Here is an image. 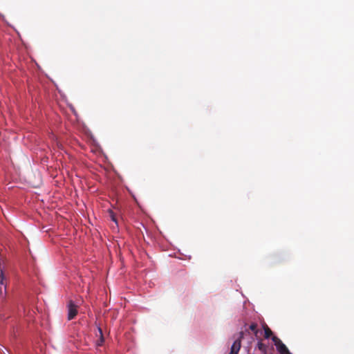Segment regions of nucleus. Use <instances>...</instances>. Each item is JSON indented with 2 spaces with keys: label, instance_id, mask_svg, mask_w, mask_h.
<instances>
[{
  "label": "nucleus",
  "instance_id": "3",
  "mask_svg": "<svg viewBox=\"0 0 354 354\" xmlns=\"http://www.w3.org/2000/svg\"><path fill=\"white\" fill-rule=\"evenodd\" d=\"M244 332L241 331L239 333V337L234 342L231 346L230 354H238L241 348V341L243 338Z\"/></svg>",
  "mask_w": 354,
  "mask_h": 354
},
{
  "label": "nucleus",
  "instance_id": "9",
  "mask_svg": "<svg viewBox=\"0 0 354 354\" xmlns=\"http://www.w3.org/2000/svg\"><path fill=\"white\" fill-rule=\"evenodd\" d=\"M254 335H255V337H257V339H260V336L262 335V331L261 330H259V328L257 329L254 333Z\"/></svg>",
  "mask_w": 354,
  "mask_h": 354
},
{
  "label": "nucleus",
  "instance_id": "2",
  "mask_svg": "<svg viewBox=\"0 0 354 354\" xmlns=\"http://www.w3.org/2000/svg\"><path fill=\"white\" fill-rule=\"evenodd\" d=\"M272 339L273 341V342L274 343V345L276 346L277 347V349L278 351V352L280 353V354H287V353H289V350L288 348H287V346L281 342V340L278 338L276 336H273L272 337Z\"/></svg>",
  "mask_w": 354,
  "mask_h": 354
},
{
  "label": "nucleus",
  "instance_id": "10",
  "mask_svg": "<svg viewBox=\"0 0 354 354\" xmlns=\"http://www.w3.org/2000/svg\"><path fill=\"white\" fill-rule=\"evenodd\" d=\"M0 284H1V285L4 284V277L3 275L2 270H0Z\"/></svg>",
  "mask_w": 354,
  "mask_h": 354
},
{
  "label": "nucleus",
  "instance_id": "5",
  "mask_svg": "<svg viewBox=\"0 0 354 354\" xmlns=\"http://www.w3.org/2000/svg\"><path fill=\"white\" fill-rule=\"evenodd\" d=\"M263 329H264L265 338H266V339L270 338L272 335V331L270 330V328L266 324H265L263 326Z\"/></svg>",
  "mask_w": 354,
  "mask_h": 354
},
{
  "label": "nucleus",
  "instance_id": "4",
  "mask_svg": "<svg viewBox=\"0 0 354 354\" xmlns=\"http://www.w3.org/2000/svg\"><path fill=\"white\" fill-rule=\"evenodd\" d=\"M257 347L258 348V349L259 351H261V353L263 354H267V345H266L265 344H263L262 342V339H260L259 341H258V343H257Z\"/></svg>",
  "mask_w": 354,
  "mask_h": 354
},
{
  "label": "nucleus",
  "instance_id": "8",
  "mask_svg": "<svg viewBox=\"0 0 354 354\" xmlns=\"http://www.w3.org/2000/svg\"><path fill=\"white\" fill-rule=\"evenodd\" d=\"M109 216L111 217V220L118 225V219H117L116 214H115V212L113 210L109 209Z\"/></svg>",
  "mask_w": 354,
  "mask_h": 354
},
{
  "label": "nucleus",
  "instance_id": "6",
  "mask_svg": "<svg viewBox=\"0 0 354 354\" xmlns=\"http://www.w3.org/2000/svg\"><path fill=\"white\" fill-rule=\"evenodd\" d=\"M97 330L99 332V335H100V339H98L97 341V346H102L104 341V336H103V333H102V328L98 327L97 328Z\"/></svg>",
  "mask_w": 354,
  "mask_h": 354
},
{
  "label": "nucleus",
  "instance_id": "1",
  "mask_svg": "<svg viewBox=\"0 0 354 354\" xmlns=\"http://www.w3.org/2000/svg\"><path fill=\"white\" fill-rule=\"evenodd\" d=\"M68 308V319L71 320L75 317L77 314L78 304H75L73 300H69L67 304Z\"/></svg>",
  "mask_w": 354,
  "mask_h": 354
},
{
  "label": "nucleus",
  "instance_id": "7",
  "mask_svg": "<svg viewBox=\"0 0 354 354\" xmlns=\"http://www.w3.org/2000/svg\"><path fill=\"white\" fill-rule=\"evenodd\" d=\"M257 329H258V325L257 323H252L248 329H245V332L249 333L248 330H250L252 333H254Z\"/></svg>",
  "mask_w": 354,
  "mask_h": 354
}]
</instances>
